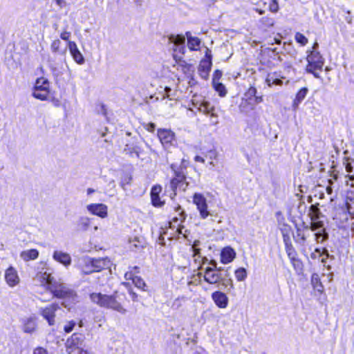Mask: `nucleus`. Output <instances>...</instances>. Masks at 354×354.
Instances as JSON below:
<instances>
[{"instance_id": "27", "label": "nucleus", "mask_w": 354, "mask_h": 354, "mask_svg": "<svg viewBox=\"0 0 354 354\" xmlns=\"http://www.w3.org/2000/svg\"><path fill=\"white\" fill-rule=\"evenodd\" d=\"M36 278L41 283H46L48 285V288H50V286L54 284V283L56 281L54 280V278L51 276V274L46 272H39L37 274Z\"/></svg>"}, {"instance_id": "29", "label": "nucleus", "mask_w": 354, "mask_h": 354, "mask_svg": "<svg viewBox=\"0 0 354 354\" xmlns=\"http://www.w3.org/2000/svg\"><path fill=\"white\" fill-rule=\"evenodd\" d=\"M318 206V203L310 205L308 214L310 221H315L320 218L322 213Z\"/></svg>"}, {"instance_id": "31", "label": "nucleus", "mask_w": 354, "mask_h": 354, "mask_svg": "<svg viewBox=\"0 0 354 354\" xmlns=\"http://www.w3.org/2000/svg\"><path fill=\"white\" fill-rule=\"evenodd\" d=\"M315 232V236L317 243H322L328 239V234L327 233L326 228L318 230Z\"/></svg>"}, {"instance_id": "54", "label": "nucleus", "mask_w": 354, "mask_h": 354, "mask_svg": "<svg viewBox=\"0 0 354 354\" xmlns=\"http://www.w3.org/2000/svg\"><path fill=\"white\" fill-rule=\"evenodd\" d=\"M69 354H88V352L82 348L76 350Z\"/></svg>"}, {"instance_id": "22", "label": "nucleus", "mask_w": 354, "mask_h": 354, "mask_svg": "<svg viewBox=\"0 0 354 354\" xmlns=\"http://www.w3.org/2000/svg\"><path fill=\"white\" fill-rule=\"evenodd\" d=\"M308 232V227L304 226L301 228L297 227L295 233L293 234L294 239L296 242L304 244L306 239V235Z\"/></svg>"}, {"instance_id": "59", "label": "nucleus", "mask_w": 354, "mask_h": 354, "mask_svg": "<svg viewBox=\"0 0 354 354\" xmlns=\"http://www.w3.org/2000/svg\"><path fill=\"white\" fill-rule=\"evenodd\" d=\"M221 75H222V73H221V72L220 71H216L215 72V75H214V79H215V80H216V78L219 79L220 77L221 76Z\"/></svg>"}, {"instance_id": "38", "label": "nucleus", "mask_w": 354, "mask_h": 354, "mask_svg": "<svg viewBox=\"0 0 354 354\" xmlns=\"http://www.w3.org/2000/svg\"><path fill=\"white\" fill-rule=\"evenodd\" d=\"M91 225V218L88 217H82L79 221V226L82 230H87Z\"/></svg>"}, {"instance_id": "32", "label": "nucleus", "mask_w": 354, "mask_h": 354, "mask_svg": "<svg viewBox=\"0 0 354 354\" xmlns=\"http://www.w3.org/2000/svg\"><path fill=\"white\" fill-rule=\"evenodd\" d=\"M311 283L315 290L319 292H322L324 287L322 284L319 275L317 273H314L311 277Z\"/></svg>"}, {"instance_id": "23", "label": "nucleus", "mask_w": 354, "mask_h": 354, "mask_svg": "<svg viewBox=\"0 0 354 354\" xmlns=\"http://www.w3.org/2000/svg\"><path fill=\"white\" fill-rule=\"evenodd\" d=\"M107 306L106 308H111L116 310L122 314L126 313V310L117 301L115 296L109 295Z\"/></svg>"}, {"instance_id": "44", "label": "nucleus", "mask_w": 354, "mask_h": 354, "mask_svg": "<svg viewBox=\"0 0 354 354\" xmlns=\"http://www.w3.org/2000/svg\"><path fill=\"white\" fill-rule=\"evenodd\" d=\"M185 179V176L183 175L178 174L176 176V178H174L171 181V185L172 189H175L178 184L183 182V180Z\"/></svg>"}, {"instance_id": "35", "label": "nucleus", "mask_w": 354, "mask_h": 354, "mask_svg": "<svg viewBox=\"0 0 354 354\" xmlns=\"http://www.w3.org/2000/svg\"><path fill=\"white\" fill-rule=\"evenodd\" d=\"M264 5L266 8H268L271 12H276L278 10V5L276 0H260Z\"/></svg>"}, {"instance_id": "50", "label": "nucleus", "mask_w": 354, "mask_h": 354, "mask_svg": "<svg viewBox=\"0 0 354 354\" xmlns=\"http://www.w3.org/2000/svg\"><path fill=\"white\" fill-rule=\"evenodd\" d=\"M33 354H48V353L45 348L42 347H38L34 350Z\"/></svg>"}, {"instance_id": "46", "label": "nucleus", "mask_w": 354, "mask_h": 354, "mask_svg": "<svg viewBox=\"0 0 354 354\" xmlns=\"http://www.w3.org/2000/svg\"><path fill=\"white\" fill-rule=\"evenodd\" d=\"M76 323L74 321H69L66 323V324L64 327V330L66 333H71L74 327L75 326Z\"/></svg>"}, {"instance_id": "5", "label": "nucleus", "mask_w": 354, "mask_h": 354, "mask_svg": "<svg viewBox=\"0 0 354 354\" xmlns=\"http://www.w3.org/2000/svg\"><path fill=\"white\" fill-rule=\"evenodd\" d=\"M59 309L57 304H53L41 308L40 315L48 322L49 326H54L56 323V312Z\"/></svg>"}, {"instance_id": "17", "label": "nucleus", "mask_w": 354, "mask_h": 354, "mask_svg": "<svg viewBox=\"0 0 354 354\" xmlns=\"http://www.w3.org/2000/svg\"><path fill=\"white\" fill-rule=\"evenodd\" d=\"M193 104L200 112L206 115H210L211 117H217L216 114L214 112V107L209 102L203 100L200 103L194 102Z\"/></svg>"}, {"instance_id": "53", "label": "nucleus", "mask_w": 354, "mask_h": 354, "mask_svg": "<svg viewBox=\"0 0 354 354\" xmlns=\"http://www.w3.org/2000/svg\"><path fill=\"white\" fill-rule=\"evenodd\" d=\"M345 169H346V171L348 172V173H352L353 172V167L351 165V162H347L346 164H345Z\"/></svg>"}, {"instance_id": "19", "label": "nucleus", "mask_w": 354, "mask_h": 354, "mask_svg": "<svg viewBox=\"0 0 354 354\" xmlns=\"http://www.w3.org/2000/svg\"><path fill=\"white\" fill-rule=\"evenodd\" d=\"M236 257V252L230 247L224 248L221 254V262L224 264L232 262Z\"/></svg>"}, {"instance_id": "57", "label": "nucleus", "mask_w": 354, "mask_h": 354, "mask_svg": "<svg viewBox=\"0 0 354 354\" xmlns=\"http://www.w3.org/2000/svg\"><path fill=\"white\" fill-rule=\"evenodd\" d=\"M192 284L197 285V278L196 277H193L192 279L189 281L188 285L190 286Z\"/></svg>"}, {"instance_id": "4", "label": "nucleus", "mask_w": 354, "mask_h": 354, "mask_svg": "<svg viewBox=\"0 0 354 354\" xmlns=\"http://www.w3.org/2000/svg\"><path fill=\"white\" fill-rule=\"evenodd\" d=\"M90 263L92 268H85L84 269V274H89L94 272H100L103 269L109 268L111 264L110 259L107 257L93 259V261H91Z\"/></svg>"}, {"instance_id": "25", "label": "nucleus", "mask_w": 354, "mask_h": 354, "mask_svg": "<svg viewBox=\"0 0 354 354\" xmlns=\"http://www.w3.org/2000/svg\"><path fill=\"white\" fill-rule=\"evenodd\" d=\"M276 217L278 223V227L283 236L285 243H286L287 225L286 223V218L283 216L281 212H279L276 213ZM286 245H287V243H286Z\"/></svg>"}, {"instance_id": "13", "label": "nucleus", "mask_w": 354, "mask_h": 354, "mask_svg": "<svg viewBox=\"0 0 354 354\" xmlns=\"http://www.w3.org/2000/svg\"><path fill=\"white\" fill-rule=\"evenodd\" d=\"M221 275L219 270H214L212 268L207 267L204 274V280L210 284H216L220 282Z\"/></svg>"}, {"instance_id": "2", "label": "nucleus", "mask_w": 354, "mask_h": 354, "mask_svg": "<svg viewBox=\"0 0 354 354\" xmlns=\"http://www.w3.org/2000/svg\"><path fill=\"white\" fill-rule=\"evenodd\" d=\"M48 290L54 297L64 299L63 305L65 307L67 306L66 302H73L76 301L77 297V293L73 289L60 281H55L54 284L48 288Z\"/></svg>"}, {"instance_id": "62", "label": "nucleus", "mask_w": 354, "mask_h": 354, "mask_svg": "<svg viewBox=\"0 0 354 354\" xmlns=\"http://www.w3.org/2000/svg\"><path fill=\"white\" fill-rule=\"evenodd\" d=\"M94 192H95V190L93 189H92V188H88L87 190H86V192H87L88 195L91 194Z\"/></svg>"}, {"instance_id": "43", "label": "nucleus", "mask_w": 354, "mask_h": 354, "mask_svg": "<svg viewBox=\"0 0 354 354\" xmlns=\"http://www.w3.org/2000/svg\"><path fill=\"white\" fill-rule=\"evenodd\" d=\"M295 40L301 46H305L308 43V39L301 32L296 33Z\"/></svg>"}, {"instance_id": "3", "label": "nucleus", "mask_w": 354, "mask_h": 354, "mask_svg": "<svg viewBox=\"0 0 354 354\" xmlns=\"http://www.w3.org/2000/svg\"><path fill=\"white\" fill-rule=\"evenodd\" d=\"M49 93V81L44 77L37 78L32 92L33 97L41 100H47Z\"/></svg>"}, {"instance_id": "20", "label": "nucleus", "mask_w": 354, "mask_h": 354, "mask_svg": "<svg viewBox=\"0 0 354 354\" xmlns=\"http://www.w3.org/2000/svg\"><path fill=\"white\" fill-rule=\"evenodd\" d=\"M109 295H103L102 293H92L90 295V298L94 304L106 308L107 306V302L109 299Z\"/></svg>"}, {"instance_id": "26", "label": "nucleus", "mask_w": 354, "mask_h": 354, "mask_svg": "<svg viewBox=\"0 0 354 354\" xmlns=\"http://www.w3.org/2000/svg\"><path fill=\"white\" fill-rule=\"evenodd\" d=\"M186 36L187 39L188 48L192 50H199L201 44V39L196 37L192 36L189 32L186 33Z\"/></svg>"}, {"instance_id": "64", "label": "nucleus", "mask_w": 354, "mask_h": 354, "mask_svg": "<svg viewBox=\"0 0 354 354\" xmlns=\"http://www.w3.org/2000/svg\"><path fill=\"white\" fill-rule=\"evenodd\" d=\"M93 230H94V231H97V230H98V227H97V226H95V227H93Z\"/></svg>"}, {"instance_id": "10", "label": "nucleus", "mask_w": 354, "mask_h": 354, "mask_svg": "<svg viewBox=\"0 0 354 354\" xmlns=\"http://www.w3.org/2000/svg\"><path fill=\"white\" fill-rule=\"evenodd\" d=\"M83 339L82 337L74 333L70 338L66 340V348L68 354L82 348Z\"/></svg>"}, {"instance_id": "49", "label": "nucleus", "mask_w": 354, "mask_h": 354, "mask_svg": "<svg viewBox=\"0 0 354 354\" xmlns=\"http://www.w3.org/2000/svg\"><path fill=\"white\" fill-rule=\"evenodd\" d=\"M93 261V259H91V258H86V259H84V265H82V266H80V268H81V270H82V273H84V269L85 268H86V267H87V268H92V267H91V263H90V261Z\"/></svg>"}, {"instance_id": "15", "label": "nucleus", "mask_w": 354, "mask_h": 354, "mask_svg": "<svg viewBox=\"0 0 354 354\" xmlns=\"http://www.w3.org/2000/svg\"><path fill=\"white\" fill-rule=\"evenodd\" d=\"M205 55L207 59L202 60L199 66L201 75L205 79L207 77L212 66L210 50L207 48H206Z\"/></svg>"}, {"instance_id": "41", "label": "nucleus", "mask_w": 354, "mask_h": 354, "mask_svg": "<svg viewBox=\"0 0 354 354\" xmlns=\"http://www.w3.org/2000/svg\"><path fill=\"white\" fill-rule=\"evenodd\" d=\"M213 83L216 91L219 93V95L221 96L225 95L226 91L224 85L220 82H217L215 79H214Z\"/></svg>"}, {"instance_id": "63", "label": "nucleus", "mask_w": 354, "mask_h": 354, "mask_svg": "<svg viewBox=\"0 0 354 354\" xmlns=\"http://www.w3.org/2000/svg\"><path fill=\"white\" fill-rule=\"evenodd\" d=\"M210 264L213 266V267H212V268H214V270H216V261H212L210 262Z\"/></svg>"}, {"instance_id": "61", "label": "nucleus", "mask_w": 354, "mask_h": 354, "mask_svg": "<svg viewBox=\"0 0 354 354\" xmlns=\"http://www.w3.org/2000/svg\"><path fill=\"white\" fill-rule=\"evenodd\" d=\"M326 190L328 194H331L333 193V188L331 187V186H328Z\"/></svg>"}, {"instance_id": "14", "label": "nucleus", "mask_w": 354, "mask_h": 354, "mask_svg": "<svg viewBox=\"0 0 354 354\" xmlns=\"http://www.w3.org/2000/svg\"><path fill=\"white\" fill-rule=\"evenodd\" d=\"M67 47L74 61L78 64H83L84 63V58L82 53L78 49L76 43L73 41H68L67 43Z\"/></svg>"}, {"instance_id": "37", "label": "nucleus", "mask_w": 354, "mask_h": 354, "mask_svg": "<svg viewBox=\"0 0 354 354\" xmlns=\"http://www.w3.org/2000/svg\"><path fill=\"white\" fill-rule=\"evenodd\" d=\"M185 38L183 35H171L169 38V41L173 43L176 46H182L185 43Z\"/></svg>"}, {"instance_id": "45", "label": "nucleus", "mask_w": 354, "mask_h": 354, "mask_svg": "<svg viewBox=\"0 0 354 354\" xmlns=\"http://www.w3.org/2000/svg\"><path fill=\"white\" fill-rule=\"evenodd\" d=\"M152 204L156 207H160L164 204V201H161L159 195L151 196Z\"/></svg>"}, {"instance_id": "24", "label": "nucleus", "mask_w": 354, "mask_h": 354, "mask_svg": "<svg viewBox=\"0 0 354 354\" xmlns=\"http://www.w3.org/2000/svg\"><path fill=\"white\" fill-rule=\"evenodd\" d=\"M308 89L306 87L301 88L296 93L295 97L292 102V108L296 110L299 104L304 100L306 97Z\"/></svg>"}, {"instance_id": "28", "label": "nucleus", "mask_w": 354, "mask_h": 354, "mask_svg": "<svg viewBox=\"0 0 354 354\" xmlns=\"http://www.w3.org/2000/svg\"><path fill=\"white\" fill-rule=\"evenodd\" d=\"M39 256V252L36 249L25 250L21 252L20 257L25 261L36 259Z\"/></svg>"}, {"instance_id": "1", "label": "nucleus", "mask_w": 354, "mask_h": 354, "mask_svg": "<svg viewBox=\"0 0 354 354\" xmlns=\"http://www.w3.org/2000/svg\"><path fill=\"white\" fill-rule=\"evenodd\" d=\"M317 46V43H315L313 46V50L308 51L306 71L308 73L312 74L315 78L319 79L321 77L319 72H322L323 70L325 59L321 53L315 50Z\"/></svg>"}, {"instance_id": "48", "label": "nucleus", "mask_w": 354, "mask_h": 354, "mask_svg": "<svg viewBox=\"0 0 354 354\" xmlns=\"http://www.w3.org/2000/svg\"><path fill=\"white\" fill-rule=\"evenodd\" d=\"M162 192V187L160 185H155L151 188V196H156L160 195V192Z\"/></svg>"}, {"instance_id": "56", "label": "nucleus", "mask_w": 354, "mask_h": 354, "mask_svg": "<svg viewBox=\"0 0 354 354\" xmlns=\"http://www.w3.org/2000/svg\"><path fill=\"white\" fill-rule=\"evenodd\" d=\"M264 23L266 24V25H267L268 26H273L274 21L272 19H266L264 21Z\"/></svg>"}, {"instance_id": "21", "label": "nucleus", "mask_w": 354, "mask_h": 354, "mask_svg": "<svg viewBox=\"0 0 354 354\" xmlns=\"http://www.w3.org/2000/svg\"><path fill=\"white\" fill-rule=\"evenodd\" d=\"M37 322L36 318L30 317L24 319L23 325V331L26 333H32L36 330Z\"/></svg>"}, {"instance_id": "8", "label": "nucleus", "mask_w": 354, "mask_h": 354, "mask_svg": "<svg viewBox=\"0 0 354 354\" xmlns=\"http://www.w3.org/2000/svg\"><path fill=\"white\" fill-rule=\"evenodd\" d=\"M88 213L92 215L106 218L109 215L108 206L104 203H90L86 207Z\"/></svg>"}, {"instance_id": "55", "label": "nucleus", "mask_w": 354, "mask_h": 354, "mask_svg": "<svg viewBox=\"0 0 354 354\" xmlns=\"http://www.w3.org/2000/svg\"><path fill=\"white\" fill-rule=\"evenodd\" d=\"M135 276H133V273L131 272H127L124 274V277L127 280H132V278H133Z\"/></svg>"}, {"instance_id": "33", "label": "nucleus", "mask_w": 354, "mask_h": 354, "mask_svg": "<svg viewBox=\"0 0 354 354\" xmlns=\"http://www.w3.org/2000/svg\"><path fill=\"white\" fill-rule=\"evenodd\" d=\"M62 42L59 39H54L50 44V50L53 53L65 54L66 50L61 49Z\"/></svg>"}, {"instance_id": "6", "label": "nucleus", "mask_w": 354, "mask_h": 354, "mask_svg": "<svg viewBox=\"0 0 354 354\" xmlns=\"http://www.w3.org/2000/svg\"><path fill=\"white\" fill-rule=\"evenodd\" d=\"M193 203L196 205L201 218L205 219L207 216L211 215L207 209V200L203 195L201 194H195L193 196Z\"/></svg>"}, {"instance_id": "60", "label": "nucleus", "mask_w": 354, "mask_h": 354, "mask_svg": "<svg viewBox=\"0 0 354 354\" xmlns=\"http://www.w3.org/2000/svg\"><path fill=\"white\" fill-rule=\"evenodd\" d=\"M346 178H348L350 180H354V174L348 173L347 175H346Z\"/></svg>"}, {"instance_id": "40", "label": "nucleus", "mask_w": 354, "mask_h": 354, "mask_svg": "<svg viewBox=\"0 0 354 354\" xmlns=\"http://www.w3.org/2000/svg\"><path fill=\"white\" fill-rule=\"evenodd\" d=\"M235 277L239 281L245 280L247 277V272L245 268H240L235 271Z\"/></svg>"}, {"instance_id": "52", "label": "nucleus", "mask_w": 354, "mask_h": 354, "mask_svg": "<svg viewBox=\"0 0 354 354\" xmlns=\"http://www.w3.org/2000/svg\"><path fill=\"white\" fill-rule=\"evenodd\" d=\"M155 127H156V125L154 123H148L146 127H145V129L148 131H151V132H153L155 129Z\"/></svg>"}, {"instance_id": "7", "label": "nucleus", "mask_w": 354, "mask_h": 354, "mask_svg": "<svg viewBox=\"0 0 354 354\" xmlns=\"http://www.w3.org/2000/svg\"><path fill=\"white\" fill-rule=\"evenodd\" d=\"M158 136L163 147L165 149H169L176 142L175 133L170 129H159L158 130Z\"/></svg>"}, {"instance_id": "16", "label": "nucleus", "mask_w": 354, "mask_h": 354, "mask_svg": "<svg viewBox=\"0 0 354 354\" xmlns=\"http://www.w3.org/2000/svg\"><path fill=\"white\" fill-rule=\"evenodd\" d=\"M343 206L348 209L351 218H354V190L346 191Z\"/></svg>"}, {"instance_id": "42", "label": "nucleus", "mask_w": 354, "mask_h": 354, "mask_svg": "<svg viewBox=\"0 0 354 354\" xmlns=\"http://www.w3.org/2000/svg\"><path fill=\"white\" fill-rule=\"evenodd\" d=\"M132 281L136 287L142 290H144V288L146 286L144 280L138 276H135L133 278H132Z\"/></svg>"}, {"instance_id": "51", "label": "nucleus", "mask_w": 354, "mask_h": 354, "mask_svg": "<svg viewBox=\"0 0 354 354\" xmlns=\"http://www.w3.org/2000/svg\"><path fill=\"white\" fill-rule=\"evenodd\" d=\"M198 245H199V241H195L194 243V245H192V249H193V251L194 253V256H196L198 254H199L200 250L197 248Z\"/></svg>"}, {"instance_id": "36", "label": "nucleus", "mask_w": 354, "mask_h": 354, "mask_svg": "<svg viewBox=\"0 0 354 354\" xmlns=\"http://www.w3.org/2000/svg\"><path fill=\"white\" fill-rule=\"evenodd\" d=\"M266 82L269 86H272V85H281L282 84V81L279 79L275 74H269Z\"/></svg>"}, {"instance_id": "30", "label": "nucleus", "mask_w": 354, "mask_h": 354, "mask_svg": "<svg viewBox=\"0 0 354 354\" xmlns=\"http://www.w3.org/2000/svg\"><path fill=\"white\" fill-rule=\"evenodd\" d=\"M130 248L135 250H139L144 248L145 242L143 239L135 236L129 239Z\"/></svg>"}, {"instance_id": "18", "label": "nucleus", "mask_w": 354, "mask_h": 354, "mask_svg": "<svg viewBox=\"0 0 354 354\" xmlns=\"http://www.w3.org/2000/svg\"><path fill=\"white\" fill-rule=\"evenodd\" d=\"M212 298L215 304L221 308H225L228 304V297L221 291H216L212 293Z\"/></svg>"}, {"instance_id": "9", "label": "nucleus", "mask_w": 354, "mask_h": 354, "mask_svg": "<svg viewBox=\"0 0 354 354\" xmlns=\"http://www.w3.org/2000/svg\"><path fill=\"white\" fill-rule=\"evenodd\" d=\"M333 218L338 225H344L348 222L349 219H352L348 209L343 205L335 208Z\"/></svg>"}, {"instance_id": "58", "label": "nucleus", "mask_w": 354, "mask_h": 354, "mask_svg": "<svg viewBox=\"0 0 354 354\" xmlns=\"http://www.w3.org/2000/svg\"><path fill=\"white\" fill-rule=\"evenodd\" d=\"M195 161L196 162H205V160L204 158H203L202 157L199 156H196L194 158Z\"/></svg>"}, {"instance_id": "39", "label": "nucleus", "mask_w": 354, "mask_h": 354, "mask_svg": "<svg viewBox=\"0 0 354 354\" xmlns=\"http://www.w3.org/2000/svg\"><path fill=\"white\" fill-rule=\"evenodd\" d=\"M324 228H325L324 221H320L319 219L311 221L310 229L312 231H317Z\"/></svg>"}, {"instance_id": "11", "label": "nucleus", "mask_w": 354, "mask_h": 354, "mask_svg": "<svg viewBox=\"0 0 354 354\" xmlns=\"http://www.w3.org/2000/svg\"><path fill=\"white\" fill-rule=\"evenodd\" d=\"M5 280L10 287H15L19 284L20 278L16 269L10 266L5 271Z\"/></svg>"}, {"instance_id": "47", "label": "nucleus", "mask_w": 354, "mask_h": 354, "mask_svg": "<svg viewBox=\"0 0 354 354\" xmlns=\"http://www.w3.org/2000/svg\"><path fill=\"white\" fill-rule=\"evenodd\" d=\"M71 35V32L67 31L66 28H64L60 33V38L68 42Z\"/></svg>"}, {"instance_id": "12", "label": "nucleus", "mask_w": 354, "mask_h": 354, "mask_svg": "<svg viewBox=\"0 0 354 354\" xmlns=\"http://www.w3.org/2000/svg\"><path fill=\"white\" fill-rule=\"evenodd\" d=\"M53 259L57 263L62 264L64 267H68L72 262L71 255L62 250H55L53 254Z\"/></svg>"}, {"instance_id": "34", "label": "nucleus", "mask_w": 354, "mask_h": 354, "mask_svg": "<svg viewBox=\"0 0 354 354\" xmlns=\"http://www.w3.org/2000/svg\"><path fill=\"white\" fill-rule=\"evenodd\" d=\"M291 263L297 274H300L303 272L304 264L301 260L292 257L291 258Z\"/></svg>"}]
</instances>
